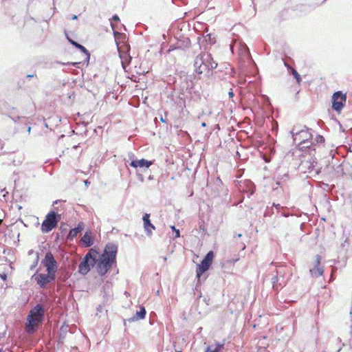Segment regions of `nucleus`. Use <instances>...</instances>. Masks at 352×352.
<instances>
[{
  "label": "nucleus",
  "instance_id": "bf43d9fd",
  "mask_svg": "<svg viewBox=\"0 0 352 352\" xmlns=\"http://www.w3.org/2000/svg\"><path fill=\"white\" fill-rule=\"evenodd\" d=\"M282 215H283V217H287V214H285V213H282Z\"/></svg>",
  "mask_w": 352,
  "mask_h": 352
},
{
  "label": "nucleus",
  "instance_id": "b1692460",
  "mask_svg": "<svg viewBox=\"0 0 352 352\" xmlns=\"http://www.w3.org/2000/svg\"><path fill=\"white\" fill-rule=\"evenodd\" d=\"M246 185V189H243V191H245L248 197H250L251 195H252L255 192V186L254 183H252L250 181H246L245 182Z\"/></svg>",
  "mask_w": 352,
  "mask_h": 352
},
{
  "label": "nucleus",
  "instance_id": "ddd939ff",
  "mask_svg": "<svg viewBox=\"0 0 352 352\" xmlns=\"http://www.w3.org/2000/svg\"><path fill=\"white\" fill-rule=\"evenodd\" d=\"M180 80H182L180 89L182 91H188L193 88V76L192 75H188L184 74L180 75Z\"/></svg>",
  "mask_w": 352,
  "mask_h": 352
},
{
  "label": "nucleus",
  "instance_id": "603ef678",
  "mask_svg": "<svg viewBox=\"0 0 352 352\" xmlns=\"http://www.w3.org/2000/svg\"><path fill=\"white\" fill-rule=\"evenodd\" d=\"M148 180H152V179H153V175H150V176L148 177Z\"/></svg>",
  "mask_w": 352,
  "mask_h": 352
},
{
  "label": "nucleus",
  "instance_id": "423d86ee",
  "mask_svg": "<svg viewBox=\"0 0 352 352\" xmlns=\"http://www.w3.org/2000/svg\"><path fill=\"white\" fill-rule=\"evenodd\" d=\"M60 220V214L55 211H50L45 217V220L41 225V230L44 233L52 231L58 226V223Z\"/></svg>",
  "mask_w": 352,
  "mask_h": 352
},
{
  "label": "nucleus",
  "instance_id": "338daca9",
  "mask_svg": "<svg viewBox=\"0 0 352 352\" xmlns=\"http://www.w3.org/2000/svg\"><path fill=\"white\" fill-rule=\"evenodd\" d=\"M175 352H182V351H176Z\"/></svg>",
  "mask_w": 352,
  "mask_h": 352
},
{
  "label": "nucleus",
  "instance_id": "7c9ffc66",
  "mask_svg": "<svg viewBox=\"0 0 352 352\" xmlns=\"http://www.w3.org/2000/svg\"><path fill=\"white\" fill-rule=\"evenodd\" d=\"M224 347V344L223 343H219V342H217L215 344V347L214 349H212L211 348V352H221L222 349H223Z\"/></svg>",
  "mask_w": 352,
  "mask_h": 352
},
{
  "label": "nucleus",
  "instance_id": "13d9d810",
  "mask_svg": "<svg viewBox=\"0 0 352 352\" xmlns=\"http://www.w3.org/2000/svg\"><path fill=\"white\" fill-rule=\"evenodd\" d=\"M217 181L219 183H221V180L219 178L217 179Z\"/></svg>",
  "mask_w": 352,
  "mask_h": 352
},
{
  "label": "nucleus",
  "instance_id": "6e6552de",
  "mask_svg": "<svg viewBox=\"0 0 352 352\" xmlns=\"http://www.w3.org/2000/svg\"><path fill=\"white\" fill-rule=\"evenodd\" d=\"M346 101V94L342 91H336L331 98L332 110H342Z\"/></svg>",
  "mask_w": 352,
  "mask_h": 352
},
{
  "label": "nucleus",
  "instance_id": "de8ad7c7",
  "mask_svg": "<svg viewBox=\"0 0 352 352\" xmlns=\"http://www.w3.org/2000/svg\"><path fill=\"white\" fill-rule=\"evenodd\" d=\"M77 19H78V16L77 15H73L72 17V20H76Z\"/></svg>",
  "mask_w": 352,
  "mask_h": 352
},
{
  "label": "nucleus",
  "instance_id": "c9c22d12",
  "mask_svg": "<svg viewBox=\"0 0 352 352\" xmlns=\"http://www.w3.org/2000/svg\"><path fill=\"white\" fill-rule=\"evenodd\" d=\"M182 42H183L182 45H183L184 47H190V40L189 38H185Z\"/></svg>",
  "mask_w": 352,
  "mask_h": 352
},
{
  "label": "nucleus",
  "instance_id": "f257e3e1",
  "mask_svg": "<svg viewBox=\"0 0 352 352\" xmlns=\"http://www.w3.org/2000/svg\"><path fill=\"white\" fill-rule=\"evenodd\" d=\"M313 129L308 128L305 125H294L290 131L292 136L294 142L298 144L299 150L304 154H307L310 156L309 160H311L310 166H309V172L311 173L315 171L318 173V170L314 168V163L316 164V149L319 148L318 146L309 144V140L313 139Z\"/></svg>",
  "mask_w": 352,
  "mask_h": 352
},
{
  "label": "nucleus",
  "instance_id": "aec40b11",
  "mask_svg": "<svg viewBox=\"0 0 352 352\" xmlns=\"http://www.w3.org/2000/svg\"><path fill=\"white\" fill-rule=\"evenodd\" d=\"M320 258L319 256H317L316 265L314 267L310 270V272L313 276L319 277L322 275L323 270L320 267Z\"/></svg>",
  "mask_w": 352,
  "mask_h": 352
},
{
  "label": "nucleus",
  "instance_id": "58836bf2",
  "mask_svg": "<svg viewBox=\"0 0 352 352\" xmlns=\"http://www.w3.org/2000/svg\"><path fill=\"white\" fill-rule=\"evenodd\" d=\"M7 274H5V273H2V274H0V278L3 280H7Z\"/></svg>",
  "mask_w": 352,
  "mask_h": 352
},
{
  "label": "nucleus",
  "instance_id": "4468645a",
  "mask_svg": "<svg viewBox=\"0 0 352 352\" xmlns=\"http://www.w3.org/2000/svg\"><path fill=\"white\" fill-rule=\"evenodd\" d=\"M309 144L318 146L319 148L316 149V157H322L321 151L323 149L324 143V138L321 135H317L314 139L311 140Z\"/></svg>",
  "mask_w": 352,
  "mask_h": 352
},
{
  "label": "nucleus",
  "instance_id": "f8f14e48",
  "mask_svg": "<svg viewBox=\"0 0 352 352\" xmlns=\"http://www.w3.org/2000/svg\"><path fill=\"white\" fill-rule=\"evenodd\" d=\"M117 252L118 246L115 243H109L106 245L103 253L101 255L116 262Z\"/></svg>",
  "mask_w": 352,
  "mask_h": 352
},
{
  "label": "nucleus",
  "instance_id": "cd10ccee",
  "mask_svg": "<svg viewBox=\"0 0 352 352\" xmlns=\"http://www.w3.org/2000/svg\"><path fill=\"white\" fill-rule=\"evenodd\" d=\"M119 21H120V18H119L118 15H117V14L113 15L111 21V26L112 30H113V34L115 36L116 35H118L119 33L115 30L116 25H114L113 22L118 23Z\"/></svg>",
  "mask_w": 352,
  "mask_h": 352
},
{
  "label": "nucleus",
  "instance_id": "c756f323",
  "mask_svg": "<svg viewBox=\"0 0 352 352\" xmlns=\"http://www.w3.org/2000/svg\"><path fill=\"white\" fill-rule=\"evenodd\" d=\"M277 274H278V271H277ZM279 280H280V278L278 277V274L274 276L272 278V287L274 290L278 291L277 283H278V282H279Z\"/></svg>",
  "mask_w": 352,
  "mask_h": 352
},
{
  "label": "nucleus",
  "instance_id": "4be33fe9",
  "mask_svg": "<svg viewBox=\"0 0 352 352\" xmlns=\"http://www.w3.org/2000/svg\"><path fill=\"white\" fill-rule=\"evenodd\" d=\"M80 241L83 245L86 248H89L94 244L92 236L87 232L85 233Z\"/></svg>",
  "mask_w": 352,
  "mask_h": 352
},
{
  "label": "nucleus",
  "instance_id": "f3484780",
  "mask_svg": "<svg viewBox=\"0 0 352 352\" xmlns=\"http://www.w3.org/2000/svg\"><path fill=\"white\" fill-rule=\"evenodd\" d=\"M84 229V223L82 222H80L76 227L72 228L69 230L67 239L68 240H72L75 238L78 234L81 232Z\"/></svg>",
  "mask_w": 352,
  "mask_h": 352
},
{
  "label": "nucleus",
  "instance_id": "a211bd4d",
  "mask_svg": "<svg viewBox=\"0 0 352 352\" xmlns=\"http://www.w3.org/2000/svg\"><path fill=\"white\" fill-rule=\"evenodd\" d=\"M210 265L206 263L203 261H201L199 264L197 265L196 278L198 279V281L200 280L201 275L205 273L210 268Z\"/></svg>",
  "mask_w": 352,
  "mask_h": 352
},
{
  "label": "nucleus",
  "instance_id": "a18cd8bd",
  "mask_svg": "<svg viewBox=\"0 0 352 352\" xmlns=\"http://www.w3.org/2000/svg\"><path fill=\"white\" fill-rule=\"evenodd\" d=\"M205 352H211V346H208L206 347Z\"/></svg>",
  "mask_w": 352,
  "mask_h": 352
},
{
  "label": "nucleus",
  "instance_id": "69168bd1",
  "mask_svg": "<svg viewBox=\"0 0 352 352\" xmlns=\"http://www.w3.org/2000/svg\"><path fill=\"white\" fill-rule=\"evenodd\" d=\"M2 223V219H0V225Z\"/></svg>",
  "mask_w": 352,
  "mask_h": 352
},
{
  "label": "nucleus",
  "instance_id": "a19ab883",
  "mask_svg": "<svg viewBox=\"0 0 352 352\" xmlns=\"http://www.w3.org/2000/svg\"><path fill=\"white\" fill-rule=\"evenodd\" d=\"M272 207L276 208V210H277V212H278L280 208H281L280 205L278 204H273Z\"/></svg>",
  "mask_w": 352,
  "mask_h": 352
},
{
  "label": "nucleus",
  "instance_id": "09e8293b",
  "mask_svg": "<svg viewBox=\"0 0 352 352\" xmlns=\"http://www.w3.org/2000/svg\"><path fill=\"white\" fill-rule=\"evenodd\" d=\"M160 120L162 122H166V120L163 118L162 116H161L160 117Z\"/></svg>",
  "mask_w": 352,
  "mask_h": 352
},
{
  "label": "nucleus",
  "instance_id": "4d7b16f0",
  "mask_svg": "<svg viewBox=\"0 0 352 352\" xmlns=\"http://www.w3.org/2000/svg\"><path fill=\"white\" fill-rule=\"evenodd\" d=\"M201 38L200 37H198V43H200V42H201Z\"/></svg>",
  "mask_w": 352,
  "mask_h": 352
},
{
  "label": "nucleus",
  "instance_id": "0e129e2a",
  "mask_svg": "<svg viewBox=\"0 0 352 352\" xmlns=\"http://www.w3.org/2000/svg\"><path fill=\"white\" fill-rule=\"evenodd\" d=\"M337 112H338V114L340 115V114H341V113H342V111H337Z\"/></svg>",
  "mask_w": 352,
  "mask_h": 352
},
{
  "label": "nucleus",
  "instance_id": "052dcab7",
  "mask_svg": "<svg viewBox=\"0 0 352 352\" xmlns=\"http://www.w3.org/2000/svg\"><path fill=\"white\" fill-rule=\"evenodd\" d=\"M30 130H31V127H30V126H29V127H28V132H30Z\"/></svg>",
  "mask_w": 352,
  "mask_h": 352
},
{
  "label": "nucleus",
  "instance_id": "7ed1b4c3",
  "mask_svg": "<svg viewBox=\"0 0 352 352\" xmlns=\"http://www.w3.org/2000/svg\"><path fill=\"white\" fill-rule=\"evenodd\" d=\"M45 312V307L41 303L36 304L30 309L25 322L26 333L32 334L36 331L38 324L42 323L44 320Z\"/></svg>",
  "mask_w": 352,
  "mask_h": 352
},
{
  "label": "nucleus",
  "instance_id": "0eeeda50",
  "mask_svg": "<svg viewBox=\"0 0 352 352\" xmlns=\"http://www.w3.org/2000/svg\"><path fill=\"white\" fill-rule=\"evenodd\" d=\"M115 263V261L111 260L110 258L100 255L99 259H97V272L101 276H105Z\"/></svg>",
  "mask_w": 352,
  "mask_h": 352
},
{
  "label": "nucleus",
  "instance_id": "2eb2a0df",
  "mask_svg": "<svg viewBox=\"0 0 352 352\" xmlns=\"http://www.w3.org/2000/svg\"><path fill=\"white\" fill-rule=\"evenodd\" d=\"M32 279H34L38 285L39 287L42 289L45 288L46 285L50 283L46 274L36 273L32 276Z\"/></svg>",
  "mask_w": 352,
  "mask_h": 352
},
{
  "label": "nucleus",
  "instance_id": "5701e85b",
  "mask_svg": "<svg viewBox=\"0 0 352 352\" xmlns=\"http://www.w3.org/2000/svg\"><path fill=\"white\" fill-rule=\"evenodd\" d=\"M276 174L278 179L283 180V182L288 179V171L285 170L284 168L281 167H278L276 170Z\"/></svg>",
  "mask_w": 352,
  "mask_h": 352
},
{
  "label": "nucleus",
  "instance_id": "1a4fd4ad",
  "mask_svg": "<svg viewBox=\"0 0 352 352\" xmlns=\"http://www.w3.org/2000/svg\"><path fill=\"white\" fill-rule=\"evenodd\" d=\"M344 344L342 342L340 338L332 336L327 342L324 352H340Z\"/></svg>",
  "mask_w": 352,
  "mask_h": 352
},
{
  "label": "nucleus",
  "instance_id": "bb28decb",
  "mask_svg": "<svg viewBox=\"0 0 352 352\" xmlns=\"http://www.w3.org/2000/svg\"><path fill=\"white\" fill-rule=\"evenodd\" d=\"M214 258V252L212 251H209L206 255L204 256V259L202 260L206 263L208 264L209 265H211L212 263V260Z\"/></svg>",
  "mask_w": 352,
  "mask_h": 352
},
{
  "label": "nucleus",
  "instance_id": "c85d7f7f",
  "mask_svg": "<svg viewBox=\"0 0 352 352\" xmlns=\"http://www.w3.org/2000/svg\"><path fill=\"white\" fill-rule=\"evenodd\" d=\"M349 118L346 120H342V122L346 126V127H349L352 129V112H349L348 113Z\"/></svg>",
  "mask_w": 352,
  "mask_h": 352
},
{
  "label": "nucleus",
  "instance_id": "412c9836",
  "mask_svg": "<svg viewBox=\"0 0 352 352\" xmlns=\"http://www.w3.org/2000/svg\"><path fill=\"white\" fill-rule=\"evenodd\" d=\"M71 45H72L74 47H75L76 48L79 50L81 52H82L86 56V60L87 61H89V60L90 58V53L89 52V51L87 50V48L85 46L78 43L76 41H73V42L71 41Z\"/></svg>",
  "mask_w": 352,
  "mask_h": 352
},
{
  "label": "nucleus",
  "instance_id": "9b49d317",
  "mask_svg": "<svg viewBox=\"0 0 352 352\" xmlns=\"http://www.w3.org/2000/svg\"><path fill=\"white\" fill-rule=\"evenodd\" d=\"M43 263L46 267L47 272H50V271L57 270V262L55 260L54 255L50 252H48L45 254Z\"/></svg>",
  "mask_w": 352,
  "mask_h": 352
},
{
  "label": "nucleus",
  "instance_id": "72a5a7b5",
  "mask_svg": "<svg viewBox=\"0 0 352 352\" xmlns=\"http://www.w3.org/2000/svg\"><path fill=\"white\" fill-rule=\"evenodd\" d=\"M274 213V212L273 207H272L270 208H267V210H265V213H264V216L265 217L271 216Z\"/></svg>",
  "mask_w": 352,
  "mask_h": 352
},
{
  "label": "nucleus",
  "instance_id": "774afa93",
  "mask_svg": "<svg viewBox=\"0 0 352 352\" xmlns=\"http://www.w3.org/2000/svg\"><path fill=\"white\" fill-rule=\"evenodd\" d=\"M0 352H3V350L1 349H0Z\"/></svg>",
  "mask_w": 352,
  "mask_h": 352
},
{
  "label": "nucleus",
  "instance_id": "3c124183",
  "mask_svg": "<svg viewBox=\"0 0 352 352\" xmlns=\"http://www.w3.org/2000/svg\"><path fill=\"white\" fill-rule=\"evenodd\" d=\"M89 184H90V182H88L87 180L85 181V186H87Z\"/></svg>",
  "mask_w": 352,
  "mask_h": 352
},
{
  "label": "nucleus",
  "instance_id": "f704fd0d",
  "mask_svg": "<svg viewBox=\"0 0 352 352\" xmlns=\"http://www.w3.org/2000/svg\"><path fill=\"white\" fill-rule=\"evenodd\" d=\"M261 98H262L263 103L266 105V107L270 105V100L267 96H263Z\"/></svg>",
  "mask_w": 352,
  "mask_h": 352
},
{
  "label": "nucleus",
  "instance_id": "e433bc0d",
  "mask_svg": "<svg viewBox=\"0 0 352 352\" xmlns=\"http://www.w3.org/2000/svg\"><path fill=\"white\" fill-rule=\"evenodd\" d=\"M61 332L60 333V335H59V342H63V340L65 339V335L62 333V331H63V327L61 328Z\"/></svg>",
  "mask_w": 352,
  "mask_h": 352
},
{
  "label": "nucleus",
  "instance_id": "39448f33",
  "mask_svg": "<svg viewBox=\"0 0 352 352\" xmlns=\"http://www.w3.org/2000/svg\"><path fill=\"white\" fill-rule=\"evenodd\" d=\"M234 68L229 63H224L220 65L217 70H213L210 76L215 80H225L227 79V77L234 76Z\"/></svg>",
  "mask_w": 352,
  "mask_h": 352
},
{
  "label": "nucleus",
  "instance_id": "864d4df0",
  "mask_svg": "<svg viewBox=\"0 0 352 352\" xmlns=\"http://www.w3.org/2000/svg\"><path fill=\"white\" fill-rule=\"evenodd\" d=\"M101 309H102V307H101V305H100V306L97 308V310H98V311H100V310H101Z\"/></svg>",
  "mask_w": 352,
  "mask_h": 352
},
{
  "label": "nucleus",
  "instance_id": "ea45409f",
  "mask_svg": "<svg viewBox=\"0 0 352 352\" xmlns=\"http://www.w3.org/2000/svg\"><path fill=\"white\" fill-rule=\"evenodd\" d=\"M172 228H173V230H175V237H179L180 236L179 230H176L175 226H172Z\"/></svg>",
  "mask_w": 352,
  "mask_h": 352
},
{
  "label": "nucleus",
  "instance_id": "20e7f679",
  "mask_svg": "<svg viewBox=\"0 0 352 352\" xmlns=\"http://www.w3.org/2000/svg\"><path fill=\"white\" fill-rule=\"evenodd\" d=\"M99 252L91 248L85 254L78 265V272L82 275H86L90 271L91 268L97 263V255Z\"/></svg>",
  "mask_w": 352,
  "mask_h": 352
},
{
  "label": "nucleus",
  "instance_id": "473e14b6",
  "mask_svg": "<svg viewBox=\"0 0 352 352\" xmlns=\"http://www.w3.org/2000/svg\"><path fill=\"white\" fill-rule=\"evenodd\" d=\"M172 3L177 6H184L188 3V0H171Z\"/></svg>",
  "mask_w": 352,
  "mask_h": 352
},
{
  "label": "nucleus",
  "instance_id": "dca6fc26",
  "mask_svg": "<svg viewBox=\"0 0 352 352\" xmlns=\"http://www.w3.org/2000/svg\"><path fill=\"white\" fill-rule=\"evenodd\" d=\"M142 220L144 222V228L146 235L151 236L152 234V230H155V226L151 222L150 214L146 213L143 215Z\"/></svg>",
  "mask_w": 352,
  "mask_h": 352
},
{
  "label": "nucleus",
  "instance_id": "9d476101",
  "mask_svg": "<svg viewBox=\"0 0 352 352\" xmlns=\"http://www.w3.org/2000/svg\"><path fill=\"white\" fill-rule=\"evenodd\" d=\"M135 155L133 153L129 154V157L131 160L129 166L137 169L138 168L148 169L153 164V161H149L146 159L137 160L134 159Z\"/></svg>",
  "mask_w": 352,
  "mask_h": 352
},
{
  "label": "nucleus",
  "instance_id": "2f4dec72",
  "mask_svg": "<svg viewBox=\"0 0 352 352\" xmlns=\"http://www.w3.org/2000/svg\"><path fill=\"white\" fill-rule=\"evenodd\" d=\"M56 271H50V272H47L46 274L47 275V278L49 280V283H52L55 280L56 278Z\"/></svg>",
  "mask_w": 352,
  "mask_h": 352
},
{
  "label": "nucleus",
  "instance_id": "37998d69",
  "mask_svg": "<svg viewBox=\"0 0 352 352\" xmlns=\"http://www.w3.org/2000/svg\"><path fill=\"white\" fill-rule=\"evenodd\" d=\"M228 96H229L230 98H233L234 97V92H233L232 89L228 92Z\"/></svg>",
  "mask_w": 352,
  "mask_h": 352
},
{
  "label": "nucleus",
  "instance_id": "680f3d73",
  "mask_svg": "<svg viewBox=\"0 0 352 352\" xmlns=\"http://www.w3.org/2000/svg\"><path fill=\"white\" fill-rule=\"evenodd\" d=\"M241 236H242V234H237V236H238V237H241Z\"/></svg>",
  "mask_w": 352,
  "mask_h": 352
},
{
  "label": "nucleus",
  "instance_id": "5fc2aeb1",
  "mask_svg": "<svg viewBox=\"0 0 352 352\" xmlns=\"http://www.w3.org/2000/svg\"><path fill=\"white\" fill-rule=\"evenodd\" d=\"M201 126H206V123L205 122H203L201 123Z\"/></svg>",
  "mask_w": 352,
  "mask_h": 352
},
{
  "label": "nucleus",
  "instance_id": "e2e57ef3",
  "mask_svg": "<svg viewBox=\"0 0 352 352\" xmlns=\"http://www.w3.org/2000/svg\"><path fill=\"white\" fill-rule=\"evenodd\" d=\"M77 64H78V63H72V65H74V66H75L76 65H77Z\"/></svg>",
  "mask_w": 352,
  "mask_h": 352
},
{
  "label": "nucleus",
  "instance_id": "6e6d98bb",
  "mask_svg": "<svg viewBox=\"0 0 352 352\" xmlns=\"http://www.w3.org/2000/svg\"><path fill=\"white\" fill-rule=\"evenodd\" d=\"M33 76H34L33 74H29V75L27 76L28 78H32Z\"/></svg>",
  "mask_w": 352,
  "mask_h": 352
},
{
  "label": "nucleus",
  "instance_id": "6ab92c4d",
  "mask_svg": "<svg viewBox=\"0 0 352 352\" xmlns=\"http://www.w3.org/2000/svg\"><path fill=\"white\" fill-rule=\"evenodd\" d=\"M146 311L144 307H140V310L138 311L133 317L127 319V320L129 322H131L137 321L138 320L144 319L146 316Z\"/></svg>",
  "mask_w": 352,
  "mask_h": 352
},
{
  "label": "nucleus",
  "instance_id": "c03bdc74",
  "mask_svg": "<svg viewBox=\"0 0 352 352\" xmlns=\"http://www.w3.org/2000/svg\"><path fill=\"white\" fill-rule=\"evenodd\" d=\"M284 285H285L284 282H283V283L278 282V283H277L278 290L279 289L280 287L282 288Z\"/></svg>",
  "mask_w": 352,
  "mask_h": 352
},
{
  "label": "nucleus",
  "instance_id": "f03ea898",
  "mask_svg": "<svg viewBox=\"0 0 352 352\" xmlns=\"http://www.w3.org/2000/svg\"><path fill=\"white\" fill-rule=\"evenodd\" d=\"M217 67L218 63L210 53L201 52L194 60L195 72L198 74H205L208 77L210 76L212 72Z\"/></svg>",
  "mask_w": 352,
  "mask_h": 352
},
{
  "label": "nucleus",
  "instance_id": "79ce46f5",
  "mask_svg": "<svg viewBox=\"0 0 352 352\" xmlns=\"http://www.w3.org/2000/svg\"><path fill=\"white\" fill-rule=\"evenodd\" d=\"M137 176L139 181H140L141 182H144V177L142 174L137 173Z\"/></svg>",
  "mask_w": 352,
  "mask_h": 352
},
{
  "label": "nucleus",
  "instance_id": "49530a36",
  "mask_svg": "<svg viewBox=\"0 0 352 352\" xmlns=\"http://www.w3.org/2000/svg\"><path fill=\"white\" fill-rule=\"evenodd\" d=\"M59 202H60V200H56L53 202V206H55L58 204Z\"/></svg>",
  "mask_w": 352,
  "mask_h": 352
},
{
  "label": "nucleus",
  "instance_id": "8fccbe9b",
  "mask_svg": "<svg viewBox=\"0 0 352 352\" xmlns=\"http://www.w3.org/2000/svg\"><path fill=\"white\" fill-rule=\"evenodd\" d=\"M277 128H278V124H277V123H275V126L273 125V129H277Z\"/></svg>",
  "mask_w": 352,
  "mask_h": 352
},
{
  "label": "nucleus",
  "instance_id": "a878e982",
  "mask_svg": "<svg viewBox=\"0 0 352 352\" xmlns=\"http://www.w3.org/2000/svg\"><path fill=\"white\" fill-rule=\"evenodd\" d=\"M202 39L203 41H205L210 45L215 43L216 42L215 37L210 33L204 36Z\"/></svg>",
  "mask_w": 352,
  "mask_h": 352
},
{
  "label": "nucleus",
  "instance_id": "4c0bfd02",
  "mask_svg": "<svg viewBox=\"0 0 352 352\" xmlns=\"http://www.w3.org/2000/svg\"><path fill=\"white\" fill-rule=\"evenodd\" d=\"M65 36H66V38L67 39L68 42L71 44V41L73 42V41H75L74 40H73L72 38H70L68 35V33L65 31Z\"/></svg>",
  "mask_w": 352,
  "mask_h": 352
},
{
  "label": "nucleus",
  "instance_id": "393cba45",
  "mask_svg": "<svg viewBox=\"0 0 352 352\" xmlns=\"http://www.w3.org/2000/svg\"><path fill=\"white\" fill-rule=\"evenodd\" d=\"M285 65L287 67V69L290 71V73L296 79L297 83H300L301 82L300 75L298 73V72L294 69L291 67L286 62L284 63Z\"/></svg>",
  "mask_w": 352,
  "mask_h": 352
}]
</instances>
